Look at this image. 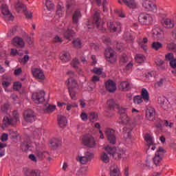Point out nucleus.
Returning <instances> with one entry per match:
<instances>
[{
	"mask_svg": "<svg viewBox=\"0 0 176 176\" xmlns=\"http://www.w3.org/2000/svg\"><path fill=\"white\" fill-rule=\"evenodd\" d=\"M80 19H82V12L80 10H76L72 16L73 23H79Z\"/></svg>",
	"mask_w": 176,
	"mask_h": 176,
	"instance_id": "cd10ccee",
	"label": "nucleus"
},
{
	"mask_svg": "<svg viewBox=\"0 0 176 176\" xmlns=\"http://www.w3.org/2000/svg\"><path fill=\"white\" fill-rule=\"evenodd\" d=\"M23 118L26 122H34L35 121V115H34V111L28 110L24 112Z\"/></svg>",
	"mask_w": 176,
	"mask_h": 176,
	"instance_id": "f3484780",
	"label": "nucleus"
},
{
	"mask_svg": "<svg viewBox=\"0 0 176 176\" xmlns=\"http://www.w3.org/2000/svg\"><path fill=\"white\" fill-rule=\"evenodd\" d=\"M8 145L5 143L0 142V156L1 157L5 156V148H6Z\"/></svg>",
	"mask_w": 176,
	"mask_h": 176,
	"instance_id": "a18cd8bd",
	"label": "nucleus"
},
{
	"mask_svg": "<svg viewBox=\"0 0 176 176\" xmlns=\"http://www.w3.org/2000/svg\"><path fill=\"white\" fill-rule=\"evenodd\" d=\"M45 6L47 10H53L54 9V4L50 0L45 1Z\"/></svg>",
	"mask_w": 176,
	"mask_h": 176,
	"instance_id": "de8ad7c7",
	"label": "nucleus"
},
{
	"mask_svg": "<svg viewBox=\"0 0 176 176\" xmlns=\"http://www.w3.org/2000/svg\"><path fill=\"white\" fill-rule=\"evenodd\" d=\"M138 43L139 46H140L143 50H146V43H148V38H144L142 40H139Z\"/></svg>",
	"mask_w": 176,
	"mask_h": 176,
	"instance_id": "4c0bfd02",
	"label": "nucleus"
},
{
	"mask_svg": "<svg viewBox=\"0 0 176 176\" xmlns=\"http://www.w3.org/2000/svg\"><path fill=\"white\" fill-rule=\"evenodd\" d=\"M155 64L158 67V69H161L162 71H164L166 69V65H164V60L158 58L155 60Z\"/></svg>",
	"mask_w": 176,
	"mask_h": 176,
	"instance_id": "473e14b6",
	"label": "nucleus"
},
{
	"mask_svg": "<svg viewBox=\"0 0 176 176\" xmlns=\"http://www.w3.org/2000/svg\"><path fill=\"white\" fill-rule=\"evenodd\" d=\"M53 42L54 43H63V39L61 38H60V36H56L54 38H53Z\"/></svg>",
	"mask_w": 176,
	"mask_h": 176,
	"instance_id": "69168bd1",
	"label": "nucleus"
},
{
	"mask_svg": "<svg viewBox=\"0 0 176 176\" xmlns=\"http://www.w3.org/2000/svg\"><path fill=\"white\" fill-rule=\"evenodd\" d=\"M50 144L53 148H57L61 144V140L60 139H52L50 141Z\"/></svg>",
	"mask_w": 176,
	"mask_h": 176,
	"instance_id": "49530a36",
	"label": "nucleus"
},
{
	"mask_svg": "<svg viewBox=\"0 0 176 176\" xmlns=\"http://www.w3.org/2000/svg\"><path fill=\"white\" fill-rule=\"evenodd\" d=\"M107 27L112 31L113 32H120V23H107Z\"/></svg>",
	"mask_w": 176,
	"mask_h": 176,
	"instance_id": "a878e982",
	"label": "nucleus"
},
{
	"mask_svg": "<svg viewBox=\"0 0 176 176\" xmlns=\"http://www.w3.org/2000/svg\"><path fill=\"white\" fill-rule=\"evenodd\" d=\"M144 140L146 141L148 148L151 149V151H155L156 149V146L153 145V137L149 133H147L144 136Z\"/></svg>",
	"mask_w": 176,
	"mask_h": 176,
	"instance_id": "aec40b11",
	"label": "nucleus"
},
{
	"mask_svg": "<svg viewBox=\"0 0 176 176\" xmlns=\"http://www.w3.org/2000/svg\"><path fill=\"white\" fill-rule=\"evenodd\" d=\"M127 61H129V58L127 57V55H122L120 60V64L123 65V64L127 63Z\"/></svg>",
	"mask_w": 176,
	"mask_h": 176,
	"instance_id": "680f3d73",
	"label": "nucleus"
},
{
	"mask_svg": "<svg viewBox=\"0 0 176 176\" xmlns=\"http://www.w3.org/2000/svg\"><path fill=\"white\" fill-rule=\"evenodd\" d=\"M58 123L60 127L64 129V127L67 126V118L63 116H59L58 117Z\"/></svg>",
	"mask_w": 176,
	"mask_h": 176,
	"instance_id": "2f4dec72",
	"label": "nucleus"
},
{
	"mask_svg": "<svg viewBox=\"0 0 176 176\" xmlns=\"http://www.w3.org/2000/svg\"><path fill=\"white\" fill-rule=\"evenodd\" d=\"M94 74H96V75H101L102 74V69L100 67H94L91 70Z\"/></svg>",
	"mask_w": 176,
	"mask_h": 176,
	"instance_id": "13d9d810",
	"label": "nucleus"
},
{
	"mask_svg": "<svg viewBox=\"0 0 176 176\" xmlns=\"http://www.w3.org/2000/svg\"><path fill=\"white\" fill-rule=\"evenodd\" d=\"M32 98L36 104H42L45 101V91H38L33 94Z\"/></svg>",
	"mask_w": 176,
	"mask_h": 176,
	"instance_id": "9b49d317",
	"label": "nucleus"
},
{
	"mask_svg": "<svg viewBox=\"0 0 176 176\" xmlns=\"http://www.w3.org/2000/svg\"><path fill=\"white\" fill-rule=\"evenodd\" d=\"M135 60L136 63L139 64H142V63L145 62V56L143 54H137L135 56Z\"/></svg>",
	"mask_w": 176,
	"mask_h": 176,
	"instance_id": "ea45409f",
	"label": "nucleus"
},
{
	"mask_svg": "<svg viewBox=\"0 0 176 176\" xmlns=\"http://www.w3.org/2000/svg\"><path fill=\"white\" fill-rule=\"evenodd\" d=\"M153 35L155 39H160V38H163L164 32L160 28H155L153 30Z\"/></svg>",
	"mask_w": 176,
	"mask_h": 176,
	"instance_id": "412c9836",
	"label": "nucleus"
},
{
	"mask_svg": "<svg viewBox=\"0 0 176 176\" xmlns=\"http://www.w3.org/2000/svg\"><path fill=\"white\" fill-rule=\"evenodd\" d=\"M11 85H12V80H10V78H6V80L5 79L3 80L2 86L6 91H8V92L12 91V88H9L10 87Z\"/></svg>",
	"mask_w": 176,
	"mask_h": 176,
	"instance_id": "393cba45",
	"label": "nucleus"
},
{
	"mask_svg": "<svg viewBox=\"0 0 176 176\" xmlns=\"http://www.w3.org/2000/svg\"><path fill=\"white\" fill-rule=\"evenodd\" d=\"M151 47L154 50H160V49L163 47V44L160 42H153L151 45Z\"/></svg>",
	"mask_w": 176,
	"mask_h": 176,
	"instance_id": "37998d69",
	"label": "nucleus"
},
{
	"mask_svg": "<svg viewBox=\"0 0 176 176\" xmlns=\"http://www.w3.org/2000/svg\"><path fill=\"white\" fill-rule=\"evenodd\" d=\"M104 56L109 63L111 64H113L116 63L118 58L116 54H115V51L112 50L111 47H108L105 50Z\"/></svg>",
	"mask_w": 176,
	"mask_h": 176,
	"instance_id": "0eeeda50",
	"label": "nucleus"
},
{
	"mask_svg": "<svg viewBox=\"0 0 176 176\" xmlns=\"http://www.w3.org/2000/svg\"><path fill=\"white\" fill-rule=\"evenodd\" d=\"M9 109V104L5 103L3 105L1 106V111L3 112H6Z\"/></svg>",
	"mask_w": 176,
	"mask_h": 176,
	"instance_id": "774afa93",
	"label": "nucleus"
},
{
	"mask_svg": "<svg viewBox=\"0 0 176 176\" xmlns=\"http://www.w3.org/2000/svg\"><path fill=\"white\" fill-rule=\"evenodd\" d=\"M164 153H166V150L163 147H159L153 158V163L155 166H162V162L163 160Z\"/></svg>",
	"mask_w": 176,
	"mask_h": 176,
	"instance_id": "20e7f679",
	"label": "nucleus"
},
{
	"mask_svg": "<svg viewBox=\"0 0 176 176\" xmlns=\"http://www.w3.org/2000/svg\"><path fill=\"white\" fill-rule=\"evenodd\" d=\"M141 97L144 102H149V92L145 88L142 89Z\"/></svg>",
	"mask_w": 176,
	"mask_h": 176,
	"instance_id": "c756f323",
	"label": "nucleus"
},
{
	"mask_svg": "<svg viewBox=\"0 0 176 176\" xmlns=\"http://www.w3.org/2000/svg\"><path fill=\"white\" fill-rule=\"evenodd\" d=\"M175 104V96L170 98L169 100H167L166 98H159L158 104L164 111H168L171 109V104Z\"/></svg>",
	"mask_w": 176,
	"mask_h": 176,
	"instance_id": "7ed1b4c3",
	"label": "nucleus"
},
{
	"mask_svg": "<svg viewBox=\"0 0 176 176\" xmlns=\"http://www.w3.org/2000/svg\"><path fill=\"white\" fill-rule=\"evenodd\" d=\"M11 54L12 56H16V54H18V56H23V51H17L16 49H11Z\"/></svg>",
	"mask_w": 176,
	"mask_h": 176,
	"instance_id": "4d7b16f0",
	"label": "nucleus"
},
{
	"mask_svg": "<svg viewBox=\"0 0 176 176\" xmlns=\"http://www.w3.org/2000/svg\"><path fill=\"white\" fill-rule=\"evenodd\" d=\"M158 19L160 23H175V19H174V18H169L164 14H160Z\"/></svg>",
	"mask_w": 176,
	"mask_h": 176,
	"instance_id": "4be33fe9",
	"label": "nucleus"
},
{
	"mask_svg": "<svg viewBox=\"0 0 176 176\" xmlns=\"http://www.w3.org/2000/svg\"><path fill=\"white\" fill-rule=\"evenodd\" d=\"M105 87L110 93L116 91V83L113 80H109L105 82Z\"/></svg>",
	"mask_w": 176,
	"mask_h": 176,
	"instance_id": "a211bd4d",
	"label": "nucleus"
},
{
	"mask_svg": "<svg viewBox=\"0 0 176 176\" xmlns=\"http://www.w3.org/2000/svg\"><path fill=\"white\" fill-rule=\"evenodd\" d=\"M56 31L59 32V34H63L65 38L66 39H69L71 41L74 36H75V32L74 30L71 28H67V30L65 31V29H63L62 28H56Z\"/></svg>",
	"mask_w": 176,
	"mask_h": 176,
	"instance_id": "1a4fd4ad",
	"label": "nucleus"
},
{
	"mask_svg": "<svg viewBox=\"0 0 176 176\" xmlns=\"http://www.w3.org/2000/svg\"><path fill=\"white\" fill-rule=\"evenodd\" d=\"M100 159L103 163H109V157L108 156V154L106 153H102L100 155Z\"/></svg>",
	"mask_w": 176,
	"mask_h": 176,
	"instance_id": "09e8293b",
	"label": "nucleus"
},
{
	"mask_svg": "<svg viewBox=\"0 0 176 176\" xmlns=\"http://www.w3.org/2000/svg\"><path fill=\"white\" fill-rule=\"evenodd\" d=\"M169 65L170 68H173V69H175L176 67V58L169 62Z\"/></svg>",
	"mask_w": 176,
	"mask_h": 176,
	"instance_id": "338daca9",
	"label": "nucleus"
},
{
	"mask_svg": "<svg viewBox=\"0 0 176 176\" xmlns=\"http://www.w3.org/2000/svg\"><path fill=\"white\" fill-rule=\"evenodd\" d=\"M21 148L22 151L27 152V151H30V149H31V144L25 142L21 145Z\"/></svg>",
	"mask_w": 176,
	"mask_h": 176,
	"instance_id": "c03bdc74",
	"label": "nucleus"
},
{
	"mask_svg": "<svg viewBox=\"0 0 176 176\" xmlns=\"http://www.w3.org/2000/svg\"><path fill=\"white\" fill-rule=\"evenodd\" d=\"M143 102L144 100L142 99V96L138 95L133 97V102L135 105H140Z\"/></svg>",
	"mask_w": 176,
	"mask_h": 176,
	"instance_id": "a19ab883",
	"label": "nucleus"
},
{
	"mask_svg": "<svg viewBox=\"0 0 176 176\" xmlns=\"http://www.w3.org/2000/svg\"><path fill=\"white\" fill-rule=\"evenodd\" d=\"M45 111H47L48 113L56 111V105L48 104V106L45 109Z\"/></svg>",
	"mask_w": 176,
	"mask_h": 176,
	"instance_id": "6e6d98bb",
	"label": "nucleus"
},
{
	"mask_svg": "<svg viewBox=\"0 0 176 176\" xmlns=\"http://www.w3.org/2000/svg\"><path fill=\"white\" fill-rule=\"evenodd\" d=\"M107 104L109 108H115V107H118V104L113 100V99H110L107 101Z\"/></svg>",
	"mask_w": 176,
	"mask_h": 176,
	"instance_id": "603ef678",
	"label": "nucleus"
},
{
	"mask_svg": "<svg viewBox=\"0 0 176 176\" xmlns=\"http://www.w3.org/2000/svg\"><path fill=\"white\" fill-rule=\"evenodd\" d=\"M130 121V119L126 114H122L120 117L119 123L121 124H127Z\"/></svg>",
	"mask_w": 176,
	"mask_h": 176,
	"instance_id": "c9c22d12",
	"label": "nucleus"
},
{
	"mask_svg": "<svg viewBox=\"0 0 176 176\" xmlns=\"http://www.w3.org/2000/svg\"><path fill=\"white\" fill-rule=\"evenodd\" d=\"M15 9L19 13L21 12H25L27 10V6H25L23 3L18 1L15 6Z\"/></svg>",
	"mask_w": 176,
	"mask_h": 176,
	"instance_id": "7c9ffc66",
	"label": "nucleus"
},
{
	"mask_svg": "<svg viewBox=\"0 0 176 176\" xmlns=\"http://www.w3.org/2000/svg\"><path fill=\"white\" fill-rule=\"evenodd\" d=\"M104 150L116 160H119V159L126 160V159H127V155L126 154V151L122 148L116 149V147H111L109 146H107L104 148Z\"/></svg>",
	"mask_w": 176,
	"mask_h": 176,
	"instance_id": "f257e3e1",
	"label": "nucleus"
},
{
	"mask_svg": "<svg viewBox=\"0 0 176 176\" xmlns=\"http://www.w3.org/2000/svg\"><path fill=\"white\" fill-rule=\"evenodd\" d=\"M94 21L95 23H98L100 21V12H96L94 14Z\"/></svg>",
	"mask_w": 176,
	"mask_h": 176,
	"instance_id": "0e129e2a",
	"label": "nucleus"
},
{
	"mask_svg": "<svg viewBox=\"0 0 176 176\" xmlns=\"http://www.w3.org/2000/svg\"><path fill=\"white\" fill-rule=\"evenodd\" d=\"M164 83H166V78H160V80L157 81L155 83V86L156 87H162V86H163V85Z\"/></svg>",
	"mask_w": 176,
	"mask_h": 176,
	"instance_id": "864d4df0",
	"label": "nucleus"
},
{
	"mask_svg": "<svg viewBox=\"0 0 176 176\" xmlns=\"http://www.w3.org/2000/svg\"><path fill=\"white\" fill-rule=\"evenodd\" d=\"M175 58H176L174 57V54L173 53H169V54H167L165 56V60L169 61V63L170 61H173V60H175Z\"/></svg>",
	"mask_w": 176,
	"mask_h": 176,
	"instance_id": "5fc2aeb1",
	"label": "nucleus"
},
{
	"mask_svg": "<svg viewBox=\"0 0 176 176\" xmlns=\"http://www.w3.org/2000/svg\"><path fill=\"white\" fill-rule=\"evenodd\" d=\"M28 60H30V56L25 55L23 58H20L19 61L22 65H24V64L28 63Z\"/></svg>",
	"mask_w": 176,
	"mask_h": 176,
	"instance_id": "3c124183",
	"label": "nucleus"
},
{
	"mask_svg": "<svg viewBox=\"0 0 176 176\" xmlns=\"http://www.w3.org/2000/svg\"><path fill=\"white\" fill-rule=\"evenodd\" d=\"M66 74L69 78L66 80L65 83L67 87H68L69 90H72V89H74V87H76L78 86V82H76V80H75L72 76H74L75 73L71 70L67 72Z\"/></svg>",
	"mask_w": 176,
	"mask_h": 176,
	"instance_id": "39448f33",
	"label": "nucleus"
},
{
	"mask_svg": "<svg viewBox=\"0 0 176 176\" xmlns=\"http://www.w3.org/2000/svg\"><path fill=\"white\" fill-rule=\"evenodd\" d=\"M89 118L90 122H97L98 119V115L97 113H91Z\"/></svg>",
	"mask_w": 176,
	"mask_h": 176,
	"instance_id": "8fccbe9b",
	"label": "nucleus"
},
{
	"mask_svg": "<svg viewBox=\"0 0 176 176\" xmlns=\"http://www.w3.org/2000/svg\"><path fill=\"white\" fill-rule=\"evenodd\" d=\"M123 134L124 138H131V129L127 126L123 128Z\"/></svg>",
	"mask_w": 176,
	"mask_h": 176,
	"instance_id": "e433bc0d",
	"label": "nucleus"
},
{
	"mask_svg": "<svg viewBox=\"0 0 176 176\" xmlns=\"http://www.w3.org/2000/svg\"><path fill=\"white\" fill-rule=\"evenodd\" d=\"M139 23H153L155 16L151 14L142 12L138 16Z\"/></svg>",
	"mask_w": 176,
	"mask_h": 176,
	"instance_id": "6e6552de",
	"label": "nucleus"
},
{
	"mask_svg": "<svg viewBox=\"0 0 176 176\" xmlns=\"http://www.w3.org/2000/svg\"><path fill=\"white\" fill-rule=\"evenodd\" d=\"M12 45H14V46H16V47H24V46H25L23 38L20 37L14 38L12 40Z\"/></svg>",
	"mask_w": 176,
	"mask_h": 176,
	"instance_id": "b1692460",
	"label": "nucleus"
},
{
	"mask_svg": "<svg viewBox=\"0 0 176 176\" xmlns=\"http://www.w3.org/2000/svg\"><path fill=\"white\" fill-rule=\"evenodd\" d=\"M1 10L2 14L5 16L6 19H7L8 21H13L14 16L12 15L10 11L9 10V8H8L6 4H1Z\"/></svg>",
	"mask_w": 176,
	"mask_h": 176,
	"instance_id": "ddd939ff",
	"label": "nucleus"
},
{
	"mask_svg": "<svg viewBox=\"0 0 176 176\" xmlns=\"http://www.w3.org/2000/svg\"><path fill=\"white\" fill-rule=\"evenodd\" d=\"M20 120V116L17 111L12 112L11 117L5 116L3 118V123L5 126H15L16 123Z\"/></svg>",
	"mask_w": 176,
	"mask_h": 176,
	"instance_id": "f03ea898",
	"label": "nucleus"
},
{
	"mask_svg": "<svg viewBox=\"0 0 176 176\" xmlns=\"http://www.w3.org/2000/svg\"><path fill=\"white\" fill-rule=\"evenodd\" d=\"M32 72L36 79H38L39 80H45L46 79L45 72L41 68H34L32 70Z\"/></svg>",
	"mask_w": 176,
	"mask_h": 176,
	"instance_id": "2eb2a0df",
	"label": "nucleus"
},
{
	"mask_svg": "<svg viewBox=\"0 0 176 176\" xmlns=\"http://www.w3.org/2000/svg\"><path fill=\"white\" fill-rule=\"evenodd\" d=\"M82 142L85 146H87V148L96 147V140L90 135H84L82 138Z\"/></svg>",
	"mask_w": 176,
	"mask_h": 176,
	"instance_id": "423d86ee",
	"label": "nucleus"
},
{
	"mask_svg": "<svg viewBox=\"0 0 176 176\" xmlns=\"http://www.w3.org/2000/svg\"><path fill=\"white\" fill-rule=\"evenodd\" d=\"M74 47L76 49H80L82 47V41L79 38H76L72 42Z\"/></svg>",
	"mask_w": 176,
	"mask_h": 176,
	"instance_id": "79ce46f5",
	"label": "nucleus"
},
{
	"mask_svg": "<svg viewBox=\"0 0 176 176\" xmlns=\"http://www.w3.org/2000/svg\"><path fill=\"white\" fill-rule=\"evenodd\" d=\"M90 25H92V27H96L98 30H102V31H104V29L102 28V27H104V23H89V25H87L88 31H90Z\"/></svg>",
	"mask_w": 176,
	"mask_h": 176,
	"instance_id": "58836bf2",
	"label": "nucleus"
},
{
	"mask_svg": "<svg viewBox=\"0 0 176 176\" xmlns=\"http://www.w3.org/2000/svg\"><path fill=\"white\" fill-rule=\"evenodd\" d=\"M142 6L145 10H146V12H153V13H156L157 11L156 5H155L153 2L149 0H145L143 1Z\"/></svg>",
	"mask_w": 176,
	"mask_h": 176,
	"instance_id": "f8f14e48",
	"label": "nucleus"
},
{
	"mask_svg": "<svg viewBox=\"0 0 176 176\" xmlns=\"http://www.w3.org/2000/svg\"><path fill=\"white\" fill-rule=\"evenodd\" d=\"M118 2L120 5L124 3L130 9H137L138 8V3L135 2V0H118Z\"/></svg>",
	"mask_w": 176,
	"mask_h": 176,
	"instance_id": "dca6fc26",
	"label": "nucleus"
},
{
	"mask_svg": "<svg viewBox=\"0 0 176 176\" xmlns=\"http://www.w3.org/2000/svg\"><path fill=\"white\" fill-rule=\"evenodd\" d=\"M72 108H78V104H76V103H73V104L67 103L66 109L67 111H69L71 109H72Z\"/></svg>",
	"mask_w": 176,
	"mask_h": 176,
	"instance_id": "052dcab7",
	"label": "nucleus"
},
{
	"mask_svg": "<svg viewBox=\"0 0 176 176\" xmlns=\"http://www.w3.org/2000/svg\"><path fill=\"white\" fill-rule=\"evenodd\" d=\"M43 133H45V131L42 129H36V131L34 132V138L36 140H41Z\"/></svg>",
	"mask_w": 176,
	"mask_h": 176,
	"instance_id": "72a5a7b5",
	"label": "nucleus"
},
{
	"mask_svg": "<svg viewBox=\"0 0 176 176\" xmlns=\"http://www.w3.org/2000/svg\"><path fill=\"white\" fill-rule=\"evenodd\" d=\"M118 88L121 91H129L131 89V85L127 81H121Z\"/></svg>",
	"mask_w": 176,
	"mask_h": 176,
	"instance_id": "5701e85b",
	"label": "nucleus"
},
{
	"mask_svg": "<svg viewBox=\"0 0 176 176\" xmlns=\"http://www.w3.org/2000/svg\"><path fill=\"white\" fill-rule=\"evenodd\" d=\"M163 124H164V126H165V127H168L169 129H171V127H173V126H174V123H173L168 120H164Z\"/></svg>",
	"mask_w": 176,
	"mask_h": 176,
	"instance_id": "e2e57ef3",
	"label": "nucleus"
},
{
	"mask_svg": "<svg viewBox=\"0 0 176 176\" xmlns=\"http://www.w3.org/2000/svg\"><path fill=\"white\" fill-rule=\"evenodd\" d=\"M155 115H156V111L153 107H148L146 111V118L148 120H154Z\"/></svg>",
	"mask_w": 176,
	"mask_h": 176,
	"instance_id": "6ab92c4d",
	"label": "nucleus"
},
{
	"mask_svg": "<svg viewBox=\"0 0 176 176\" xmlns=\"http://www.w3.org/2000/svg\"><path fill=\"white\" fill-rule=\"evenodd\" d=\"M110 175L120 176V170H119L117 165L113 164L110 167Z\"/></svg>",
	"mask_w": 176,
	"mask_h": 176,
	"instance_id": "c85d7f7f",
	"label": "nucleus"
},
{
	"mask_svg": "<svg viewBox=\"0 0 176 176\" xmlns=\"http://www.w3.org/2000/svg\"><path fill=\"white\" fill-rule=\"evenodd\" d=\"M94 154L90 152L85 153V156H78L76 157L77 162H79L81 164H87L91 159H93Z\"/></svg>",
	"mask_w": 176,
	"mask_h": 176,
	"instance_id": "4468645a",
	"label": "nucleus"
},
{
	"mask_svg": "<svg viewBox=\"0 0 176 176\" xmlns=\"http://www.w3.org/2000/svg\"><path fill=\"white\" fill-rule=\"evenodd\" d=\"M79 64H80L79 63V60H78V58H74L72 62H71V65L73 68H74V69H76L77 72H79V71H80V69H79Z\"/></svg>",
	"mask_w": 176,
	"mask_h": 176,
	"instance_id": "f704fd0d",
	"label": "nucleus"
},
{
	"mask_svg": "<svg viewBox=\"0 0 176 176\" xmlns=\"http://www.w3.org/2000/svg\"><path fill=\"white\" fill-rule=\"evenodd\" d=\"M22 86L23 85L21 84V82H16L14 83L13 89L15 91H18V90H20V89H21Z\"/></svg>",
	"mask_w": 176,
	"mask_h": 176,
	"instance_id": "bf43d9fd",
	"label": "nucleus"
},
{
	"mask_svg": "<svg viewBox=\"0 0 176 176\" xmlns=\"http://www.w3.org/2000/svg\"><path fill=\"white\" fill-rule=\"evenodd\" d=\"M60 60L63 61V63H68V61L71 60V54L67 52H61L60 54Z\"/></svg>",
	"mask_w": 176,
	"mask_h": 176,
	"instance_id": "bb28decb",
	"label": "nucleus"
},
{
	"mask_svg": "<svg viewBox=\"0 0 176 176\" xmlns=\"http://www.w3.org/2000/svg\"><path fill=\"white\" fill-rule=\"evenodd\" d=\"M104 133L106 134L107 140L110 144L115 145V144H116V133L115 130L109 128L105 130Z\"/></svg>",
	"mask_w": 176,
	"mask_h": 176,
	"instance_id": "9d476101",
	"label": "nucleus"
}]
</instances>
